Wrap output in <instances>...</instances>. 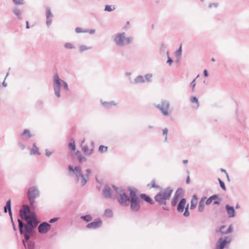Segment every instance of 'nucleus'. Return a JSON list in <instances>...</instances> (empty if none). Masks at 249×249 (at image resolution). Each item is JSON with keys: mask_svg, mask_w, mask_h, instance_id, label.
<instances>
[{"mask_svg": "<svg viewBox=\"0 0 249 249\" xmlns=\"http://www.w3.org/2000/svg\"><path fill=\"white\" fill-rule=\"evenodd\" d=\"M19 215L27 222L25 224L20 219H18L20 233L24 237V241L28 240L35 234V228L38 224L36 217H31L30 215V207L27 204L23 205L20 209Z\"/></svg>", "mask_w": 249, "mask_h": 249, "instance_id": "f257e3e1", "label": "nucleus"}, {"mask_svg": "<svg viewBox=\"0 0 249 249\" xmlns=\"http://www.w3.org/2000/svg\"><path fill=\"white\" fill-rule=\"evenodd\" d=\"M173 192V190L170 187L161 190L155 196V202L161 206L163 210L169 211V208L166 206L167 201L169 200Z\"/></svg>", "mask_w": 249, "mask_h": 249, "instance_id": "f03ea898", "label": "nucleus"}, {"mask_svg": "<svg viewBox=\"0 0 249 249\" xmlns=\"http://www.w3.org/2000/svg\"><path fill=\"white\" fill-rule=\"evenodd\" d=\"M68 169L69 171L72 172L76 176L77 181L79 180L80 178H81V184L82 186L86 184L89 180V176L91 172V170L90 169H87L86 170V174L84 176L82 172V169L80 166H76L73 168L72 165H69L68 166Z\"/></svg>", "mask_w": 249, "mask_h": 249, "instance_id": "7ed1b4c3", "label": "nucleus"}, {"mask_svg": "<svg viewBox=\"0 0 249 249\" xmlns=\"http://www.w3.org/2000/svg\"><path fill=\"white\" fill-rule=\"evenodd\" d=\"M128 190L129 192L130 209L132 211L137 212L141 208L140 200L137 195L138 190L136 188H131V187H128Z\"/></svg>", "mask_w": 249, "mask_h": 249, "instance_id": "20e7f679", "label": "nucleus"}, {"mask_svg": "<svg viewBox=\"0 0 249 249\" xmlns=\"http://www.w3.org/2000/svg\"><path fill=\"white\" fill-rule=\"evenodd\" d=\"M61 86H63L65 90H69L67 83L60 79L57 73H55L53 76V88L54 94L57 98L60 97V88Z\"/></svg>", "mask_w": 249, "mask_h": 249, "instance_id": "39448f33", "label": "nucleus"}, {"mask_svg": "<svg viewBox=\"0 0 249 249\" xmlns=\"http://www.w3.org/2000/svg\"><path fill=\"white\" fill-rule=\"evenodd\" d=\"M112 187L120 196V198L118 199L120 205L123 207L128 206L129 204L130 196H128L124 190L120 189L115 185H112Z\"/></svg>", "mask_w": 249, "mask_h": 249, "instance_id": "423d86ee", "label": "nucleus"}, {"mask_svg": "<svg viewBox=\"0 0 249 249\" xmlns=\"http://www.w3.org/2000/svg\"><path fill=\"white\" fill-rule=\"evenodd\" d=\"M27 195L29 202L33 203V200L39 196L40 192L36 186H32L28 188Z\"/></svg>", "mask_w": 249, "mask_h": 249, "instance_id": "0eeeda50", "label": "nucleus"}, {"mask_svg": "<svg viewBox=\"0 0 249 249\" xmlns=\"http://www.w3.org/2000/svg\"><path fill=\"white\" fill-rule=\"evenodd\" d=\"M170 107V103L168 101L162 100L161 104L155 105V107L159 109L164 116H168V109Z\"/></svg>", "mask_w": 249, "mask_h": 249, "instance_id": "6e6552de", "label": "nucleus"}, {"mask_svg": "<svg viewBox=\"0 0 249 249\" xmlns=\"http://www.w3.org/2000/svg\"><path fill=\"white\" fill-rule=\"evenodd\" d=\"M231 236H225L220 238L216 245V249H224L231 241Z\"/></svg>", "mask_w": 249, "mask_h": 249, "instance_id": "1a4fd4ad", "label": "nucleus"}, {"mask_svg": "<svg viewBox=\"0 0 249 249\" xmlns=\"http://www.w3.org/2000/svg\"><path fill=\"white\" fill-rule=\"evenodd\" d=\"M152 74L151 73L146 74L144 76L139 75L134 79V83L150 82L152 81Z\"/></svg>", "mask_w": 249, "mask_h": 249, "instance_id": "9d476101", "label": "nucleus"}, {"mask_svg": "<svg viewBox=\"0 0 249 249\" xmlns=\"http://www.w3.org/2000/svg\"><path fill=\"white\" fill-rule=\"evenodd\" d=\"M51 225L47 222H42L38 227V231L39 233L42 234L47 233L50 230Z\"/></svg>", "mask_w": 249, "mask_h": 249, "instance_id": "9b49d317", "label": "nucleus"}, {"mask_svg": "<svg viewBox=\"0 0 249 249\" xmlns=\"http://www.w3.org/2000/svg\"><path fill=\"white\" fill-rule=\"evenodd\" d=\"M125 33L124 32L118 34L114 39L116 45L118 46H123L125 45L124 42Z\"/></svg>", "mask_w": 249, "mask_h": 249, "instance_id": "f8f14e48", "label": "nucleus"}, {"mask_svg": "<svg viewBox=\"0 0 249 249\" xmlns=\"http://www.w3.org/2000/svg\"><path fill=\"white\" fill-rule=\"evenodd\" d=\"M102 226V221L100 218H96L94 221L88 224L86 228L88 229H96Z\"/></svg>", "mask_w": 249, "mask_h": 249, "instance_id": "ddd939ff", "label": "nucleus"}, {"mask_svg": "<svg viewBox=\"0 0 249 249\" xmlns=\"http://www.w3.org/2000/svg\"><path fill=\"white\" fill-rule=\"evenodd\" d=\"M213 204L214 205H219L221 201V199L219 198L218 196L217 195H214L210 197H209L205 201V204L207 205H210L213 200Z\"/></svg>", "mask_w": 249, "mask_h": 249, "instance_id": "4468645a", "label": "nucleus"}, {"mask_svg": "<svg viewBox=\"0 0 249 249\" xmlns=\"http://www.w3.org/2000/svg\"><path fill=\"white\" fill-rule=\"evenodd\" d=\"M103 195L105 198H114L115 197L111 193V189L107 186L105 185L103 190Z\"/></svg>", "mask_w": 249, "mask_h": 249, "instance_id": "2eb2a0df", "label": "nucleus"}, {"mask_svg": "<svg viewBox=\"0 0 249 249\" xmlns=\"http://www.w3.org/2000/svg\"><path fill=\"white\" fill-rule=\"evenodd\" d=\"M225 209L229 217H233L235 216L236 212L233 207L227 204L225 206Z\"/></svg>", "mask_w": 249, "mask_h": 249, "instance_id": "dca6fc26", "label": "nucleus"}, {"mask_svg": "<svg viewBox=\"0 0 249 249\" xmlns=\"http://www.w3.org/2000/svg\"><path fill=\"white\" fill-rule=\"evenodd\" d=\"M22 244L25 248L27 249H34L35 248V244L34 242L29 240L24 241V238L22 240Z\"/></svg>", "mask_w": 249, "mask_h": 249, "instance_id": "f3484780", "label": "nucleus"}, {"mask_svg": "<svg viewBox=\"0 0 249 249\" xmlns=\"http://www.w3.org/2000/svg\"><path fill=\"white\" fill-rule=\"evenodd\" d=\"M139 197L144 201L148 203L151 205H153L155 204V201L153 200L148 195L145 194H140Z\"/></svg>", "mask_w": 249, "mask_h": 249, "instance_id": "a211bd4d", "label": "nucleus"}, {"mask_svg": "<svg viewBox=\"0 0 249 249\" xmlns=\"http://www.w3.org/2000/svg\"><path fill=\"white\" fill-rule=\"evenodd\" d=\"M186 203V199L185 198H182L180 199L177 206V211L178 212L182 213L183 212Z\"/></svg>", "mask_w": 249, "mask_h": 249, "instance_id": "6ab92c4d", "label": "nucleus"}, {"mask_svg": "<svg viewBox=\"0 0 249 249\" xmlns=\"http://www.w3.org/2000/svg\"><path fill=\"white\" fill-rule=\"evenodd\" d=\"M225 228L226 226L225 225L221 226L219 230V232L222 234H226L232 231L233 229L232 225H230L226 231H223V229H224Z\"/></svg>", "mask_w": 249, "mask_h": 249, "instance_id": "aec40b11", "label": "nucleus"}, {"mask_svg": "<svg viewBox=\"0 0 249 249\" xmlns=\"http://www.w3.org/2000/svg\"><path fill=\"white\" fill-rule=\"evenodd\" d=\"M207 198L206 196L203 197L201 198L199 202L198 211L199 212H202L204 211V207H205V200Z\"/></svg>", "mask_w": 249, "mask_h": 249, "instance_id": "412c9836", "label": "nucleus"}, {"mask_svg": "<svg viewBox=\"0 0 249 249\" xmlns=\"http://www.w3.org/2000/svg\"><path fill=\"white\" fill-rule=\"evenodd\" d=\"M21 137H25V138L29 139L32 137L29 130L26 129H24L23 132L20 135Z\"/></svg>", "mask_w": 249, "mask_h": 249, "instance_id": "4be33fe9", "label": "nucleus"}, {"mask_svg": "<svg viewBox=\"0 0 249 249\" xmlns=\"http://www.w3.org/2000/svg\"><path fill=\"white\" fill-rule=\"evenodd\" d=\"M11 210V200L9 199L6 201V205L4 207V212L7 213V212Z\"/></svg>", "mask_w": 249, "mask_h": 249, "instance_id": "5701e85b", "label": "nucleus"}, {"mask_svg": "<svg viewBox=\"0 0 249 249\" xmlns=\"http://www.w3.org/2000/svg\"><path fill=\"white\" fill-rule=\"evenodd\" d=\"M13 12L17 16L18 19L19 20L22 19V17L21 16V12L20 10L18 9L17 7L13 8Z\"/></svg>", "mask_w": 249, "mask_h": 249, "instance_id": "b1692460", "label": "nucleus"}, {"mask_svg": "<svg viewBox=\"0 0 249 249\" xmlns=\"http://www.w3.org/2000/svg\"><path fill=\"white\" fill-rule=\"evenodd\" d=\"M31 154L34 155H40V153L39 152L38 148L36 146V144L35 143H33V148L31 150Z\"/></svg>", "mask_w": 249, "mask_h": 249, "instance_id": "393cba45", "label": "nucleus"}, {"mask_svg": "<svg viewBox=\"0 0 249 249\" xmlns=\"http://www.w3.org/2000/svg\"><path fill=\"white\" fill-rule=\"evenodd\" d=\"M75 154L76 156L77 157L78 161L79 162H82L83 161H86V159L85 157L82 156V155L81 154V153L77 151L76 152Z\"/></svg>", "mask_w": 249, "mask_h": 249, "instance_id": "a878e982", "label": "nucleus"}, {"mask_svg": "<svg viewBox=\"0 0 249 249\" xmlns=\"http://www.w3.org/2000/svg\"><path fill=\"white\" fill-rule=\"evenodd\" d=\"M102 104L103 106L106 108H109L111 107L116 105V104L113 101L110 102H102Z\"/></svg>", "mask_w": 249, "mask_h": 249, "instance_id": "bb28decb", "label": "nucleus"}, {"mask_svg": "<svg viewBox=\"0 0 249 249\" xmlns=\"http://www.w3.org/2000/svg\"><path fill=\"white\" fill-rule=\"evenodd\" d=\"M80 218L87 222L91 221L92 219L91 216L89 214L82 215Z\"/></svg>", "mask_w": 249, "mask_h": 249, "instance_id": "cd10ccee", "label": "nucleus"}, {"mask_svg": "<svg viewBox=\"0 0 249 249\" xmlns=\"http://www.w3.org/2000/svg\"><path fill=\"white\" fill-rule=\"evenodd\" d=\"M183 194V190L181 188H178L176 190L174 196H177L179 198L180 196H182Z\"/></svg>", "mask_w": 249, "mask_h": 249, "instance_id": "c85d7f7f", "label": "nucleus"}, {"mask_svg": "<svg viewBox=\"0 0 249 249\" xmlns=\"http://www.w3.org/2000/svg\"><path fill=\"white\" fill-rule=\"evenodd\" d=\"M69 147L70 149L72 151H75L76 150V146L75 144L74 141L72 139L69 144Z\"/></svg>", "mask_w": 249, "mask_h": 249, "instance_id": "c756f323", "label": "nucleus"}, {"mask_svg": "<svg viewBox=\"0 0 249 249\" xmlns=\"http://www.w3.org/2000/svg\"><path fill=\"white\" fill-rule=\"evenodd\" d=\"M178 197L174 196V197L171 200V205L173 207L176 206L178 201Z\"/></svg>", "mask_w": 249, "mask_h": 249, "instance_id": "7c9ffc66", "label": "nucleus"}, {"mask_svg": "<svg viewBox=\"0 0 249 249\" xmlns=\"http://www.w3.org/2000/svg\"><path fill=\"white\" fill-rule=\"evenodd\" d=\"M105 215L107 217H112L113 216V212L111 209H106L105 211Z\"/></svg>", "mask_w": 249, "mask_h": 249, "instance_id": "2f4dec72", "label": "nucleus"}, {"mask_svg": "<svg viewBox=\"0 0 249 249\" xmlns=\"http://www.w3.org/2000/svg\"><path fill=\"white\" fill-rule=\"evenodd\" d=\"M43 107V102L41 100H38L36 104V107L38 109H41Z\"/></svg>", "mask_w": 249, "mask_h": 249, "instance_id": "473e14b6", "label": "nucleus"}, {"mask_svg": "<svg viewBox=\"0 0 249 249\" xmlns=\"http://www.w3.org/2000/svg\"><path fill=\"white\" fill-rule=\"evenodd\" d=\"M133 40V37L132 36H128L127 37H125L124 38V42H125V44H128L132 42Z\"/></svg>", "mask_w": 249, "mask_h": 249, "instance_id": "72a5a7b5", "label": "nucleus"}, {"mask_svg": "<svg viewBox=\"0 0 249 249\" xmlns=\"http://www.w3.org/2000/svg\"><path fill=\"white\" fill-rule=\"evenodd\" d=\"M156 180L155 179H153L151 182V186L150 188H153L156 189H160V186L157 185L155 183Z\"/></svg>", "mask_w": 249, "mask_h": 249, "instance_id": "f704fd0d", "label": "nucleus"}, {"mask_svg": "<svg viewBox=\"0 0 249 249\" xmlns=\"http://www.w3.org/2000/svg\"><path fill=\"white\" fill-rule=\"evenodd\" d=\"M107 150V146H105L104 145H100L98 148V151L99 152H101V153H104L105 152H106Z\"/></svg>", "mask_w": 249, "mask_h": 249, "instance_id": "c9c22d12", "label": "nucleus"}, {"mask_svg": "<svg viewBox=\"0 0 249 249\" xmlns=\"http://www.w3.org/2000/svg\"><path fill=\"white\" fill-rule=\"evenodd\" d=\"M83 151L84 152V153L88 155H90L91 154H92V152H93V149H91L90 152L88 153V152L89 151V148H88V147L87 146H85L84 147H83Z\"/></svg>", "mask_w": 249, "mask_h": 249, "instance_id": "e433bc0d", "label": "nucleus"}, {"mask_svg": "<svg viewBox=\"0 0 249 249\" xmlns=\"http://www.w3.org/2000/svg\"><path fill=\"white\" fill-rule=\"evenodd\" d=\"M218 182L219 183V185H220V186L221 187V188L224 191H226V186L225 185L224 182L220 178H218Z\"/></svg>", "mask_w": 249, "mask_h": 249, "instance_id": "4c0bfd02", "label": "nucleus"}, {"mask_svg": "<svg viewBox=\"0 0 249 249\" xmlns=\"http://www.w3.org/2000/svg\"><path fill=\"white\" fill-rule=\"evenodd\" d=\"M190 101L192 103H195L197 104V107L199 106L198 99L195 96H192L190 98Z\"/></svg>", "mask_w": 249, "mask_h": 249, "instance_id": "58836bf2", "label": "nucleus"}, {"mask_svg": "<svg viewBox=\"0 0 249 249\" xmlns=\"http://www.w3.org/2000/svg\"><path fill=\"white\" fill-rule=\"evenodd\" d=\"M51 9L49 7L46 8V18H51L50 17H52Z\"/></svg>", "mask_w": 249, "mask_h": 249, "instance_id": "ea45409f", "label": "nucleus"}, {"mask_svg": "<svg viewBox=\"0 0 249 249\" xmlns=\"http://www.w3.org/2000/svg\"><path fill=\"white\" fill-rule=\"evenodd\" d=\"M198 76V75L195 79H194L190 83V86L192 87V90L193 92L195 91V87L196 85V79Z\"/></svg>", "mask_w": 249, "mask_h": 249, "instance_id": "a19ab883", "label": "nucleus"}, {"mask_svg": "<svg viewBox=\"0 0 249 249\" xmlns=\"http://www.w3.org/2000/svg\"><path fill=\"white\" fill-rule=\"evenodd\" d=\"M115 7L111 8L110 5H107L105 6V11L108 12H111L115 9Z\"/></svg>", "mask_w": 249, "mask_h": 249, "instance_id": "79ce46f5", "label": "nucleus"}, {"mask_svg": "<svg viewBox=\"0 0 249 249\" xmlns=\"http://www.w3.org/2000/svg\"><path fill=\"white\" fill-rule=\"evenodd\" d=\"M65 48L67 49H71L74 48L73 45L69 42H67L64 44Z\"/></svg>", "mask_w": 249, "mask_h": 249, "instance_id": "37998d69", "label": "nucleus"}, {"mask_svg": "<svg viewBox=\"0 0 249 249\" xmlns=\"http://www.w3.org/2000/svg\"><path fill=\"white\" fill-rule=\"evenodd\" d=\"M16 5H23L24 4V0H12Z\"/></svg>", "mask_w": 249, "mask_h": 249, "instance_id": "c03bdc74", "label": "nucleus"}, {"mask_svg": "<svg viewBox=\"0 0 249 249\" xmlns=\"http://www.w3.org/2000/svg\"><path fill=\"white\" fill-rule=\"evenodd\" d=\"M75 31L76 33H86L87 32L86 30H83L80 27H76L75 29Z\"/></svg>", "mask_w": 249, "mask_h": 249, "instance_id": "a18cd8bd", "label": "nucleus"}, {"mask_svg": "<svg viewBox=\"0 0 249 249\" xmlns=\"http://www.w3.org/2000/svg\"><path fill=\"white\" fill-rule=\"evenodd\" d=\"M162 131H163V135L165 136L164 141L165 142H166L167 141V133L168 132V130L167 128H165L164 129H163Z\"/></svg>", "mask_w": 249, "mask_h": 249, "instance_id": "49530a36", "label": "nucleus"}, {"mask_svg": "<svg viewBox=\"0 0 249 249\" xmlns=\"http://www.w3.org/2000/svg\"><path fill=\"white\" fill-rule=\"evenodd\" d=\"M89 49H90V47L88 48L85 45H81L79 47V51L80 52L82 53L83 51Z\"/></svg>", "mask_w": 249, "mask_h": 249, "instance_id": "de8ad7c7", "label": "nucleus"}, {"mask_svg": "<svg viewBox=\"0 0 249 249\" xmlns=\"http://www.w3.org/2000/svg\"><path fill=\"white\" fill-rule=\"evenodd\" d=\"M59 219V218L58 217H53V218H51L49 220V223H54L55 222H57Z\"/></svg>", "mask_w": 249, "mask_h": 249, "instance_id": "09e8293b", "label": "nucleus"}, {"mask_svg": "<svg viewBox=\"0 0 249 249\" xmlns=\"http://www.w3.org/2000/svg\"><path fill=\"white\" fill-rule=\"evenodd\" d=\"M217 6H218L217 3H211L209 4L208 7L209 8H212V7L216 8Z\"/></svg>", "mask_w": 249, "mask_h": 249, "instance_id": "8fccbe9b", "label": "nucleus"}, {"mask_svg": "<svg viewBox=\"0 0 249 249\" xmlns=\"http://www.w3.org/2000/svg\"><path fill=\"white\" fill-rule=\"evenodd\" d=\"M190 214L188 208L185 209V211L183 213V215L185 217L188 216Z\"/></svg>", "mask_w": 249, "mask_h": 249, "instance_id": "3c124183", "label": "nucleus"}, {"mask_svg": "<svg viewBox=\"0 0 249 249\" xmlns=\"http://www.w3.org/2000/svg\"><path fill=\"white\" fill-rule=\"evenodd\" d=\"M167 56H168V59H167L166 63L170 65L172 64V63L173 62V60L171 59V58L169 56L168 53H167Z\"/></svg>", "mask_w": 249, "mask_h": 249, "instance_id": "603ef678", "label": "nucleus"}, {"mask_svg": "<svg viewBox=\"0 0 249 249\" xmlns=\"http://www.w3.org/2000/svg\"><path fill=\"white\" fill-rule=\"evenodd\" d=\"M196 203H195L193 201V200L192 199L191 202L190 209H193L196 207Z\"/></svg>", "mask_w": 249, "mask_h": 249, "instance_id": "864d4df0", "label": "nucleus"}, {"mask_svg": "<svg viewBox=\"0 0 249 249\" xmlns=\"http://www.w3.org/2000/svg\"><path fill=\"white\" fill-rule=\"evenodd\" d=\"M35 202V200H33V202H29L30 206L29 207H30V209H32L33 210H34L35 209V206L34 205V203Z\"/></svg>", "mask_w": 249, "mask_h": 249, "instance_id": "5fc2aeb1", "label": "nucleus"}, {"mask_svg": "<svg viewBox=\"0 0 249 249\" xmlns=\"http://www.w3.org/2000/svg\"><path fill=\"white\" fill-rule=\"evenodd\" d=\"M18 146L21 148L22 150H24L25 149V146L23 143L20 142H18Z\"/></svg>", "mask_w": 249, "mask_h": 249, "instance_id": "6e6d98bb", "label": "nucleus"}, {"mask_svg": "<svg viewBox=\"0 0 249 249\" xmlns=\"http://www.w3.org/2000/svg\"><path fill=\"white\" fill-rule=\"evenodd\" d=\"M52 19L51 18H47L46 20V24L49 27L52 23Z\"/></svg>", "mask_w": 249, "mask_h": 249, "instance_id": "4d7b16f0", "label": "nucleus"}, {"mask_svg": "<svg viewBox=\"0 0 249 249\" xmlns=\"http://www.w3.org/2000/svg\"><path fill=\"white\" fill-rule=\"evenodd\" d=\"M87 32L86 33H89L90 34H93L95 32V30L94 29H91V30H86Z\"/></svg>", "mask_w": 249, "mask_h": 249, "instance_id": "13d9d810", "label": "nucleus"}, {"mask_svg": "<svg viewBox=\"0 0 249 249\" xmlns=\"http://www.w3.org/2000/svg\"><path fill=\"white\" fill-rule=\"evenodd\" d=\"M181 47L180 46L179 48L177 51V55H180L181 53Z\"/></svg>", "mask_w": 249, "mask_h": 249, "instance_id": "bf43d9fd", "label": "nucleus"}, {"mask_svg": "<svg viewBox=\"0 0 249 249\" xmlns=\"http://www.w3.org/2000/svg\"><path fill=\"white\" fill-rule=\"evenodd\" d=\"M45 152L46 156L47 157H49L52 154V152L49 151L48 149L45 150Z\"/></svg>", "mask_w": 249, "mask_h": 249, "instance_id": "052dcab7", "label": "nucleus"}, {"mask_svg": "<svg viewBox=\"0 0 249 249\" xmlns=\"http://www.w3.org/2000/svg\"><path fill=\"white\" fill-rule=\"evenodd\" d=\"M203 76L204 77H207L208 76V72L207 70H204L203 71Z\"/></svg>", "mask_w": 249, "mask_h": 249, "instance_id": "680f3d73", "label": "nucleus"}, {"mask_svg": "<svg viewBox=\"0 0 249 249\" xmlns=\"http://www.w3.org/2000/svg\"><path fill=\"white\" fill-rule=\"evenodd\" d=\"M30 218H31V217H34L35 216L36 217L35 213L34 212H31L30 213Z\"/></svg>", "mask_w": 249, "mask_h": 249, "instance_id": "e2e57ef3", "label": "nucleus"}, {"mask_svg": "<svg viewBox=\"0 0 249 249\" xmlns=\"http://www.w3.org/2000/svg\"><path fill=\"white\" fill-rule=\"evenodd\" d=\"M190 177H189V176H188L186 178V182L187 184H189L190 183Z\"/></svg>", "mask_w": 249, "mask_h": 249, "instance_id": "0e129e2a", "label": "nucleus"}, {"mask_svg": "<svg viewBox=\"0 0 249 249\" xmlns=\"http://www.w3.org/2000/svg\"><path fill=\"white\" fill-rule=\"evenodd\" d=\"M12 227H13V230L15 231H16L17 230V229L16 227V225L15 223H13L12 224Z\"/></svg>", "mask_w": 249, "mask_h": 249, "instance_id": "69168bd1", "label": "nucleus"}, {"mask_svg": "<svg viewBox=\"0 0 249 249\" xmlns=\"http://www.w3.org/2000/svg\"><path fill=\"white\" fill-rule=\"evenodd\" d=\"M26 29H29L30 28L29 23L28 21L26 22Z\"/></svg>", "mask_w": 249, "mask_h": 249, "instance_id": "338daca9", "label": "nucleus"}, {"mask_svg": "<svg viewBox=\"0 0 249 249\" xmlns=\"http://www.w3.org/2000/svg\"><path fill=\"white\" fill-rule=\"evenodd\" d=\"M9 214V216L10 217V218H11V217H12V210H11L10 211H9L8 212H7Z\"/></svg>", "mask_w": 249, "mask_h": 249, "instance_id": "774afa93", "label": "nucleus"}]
</instances>
